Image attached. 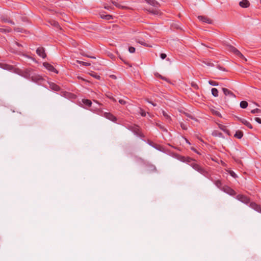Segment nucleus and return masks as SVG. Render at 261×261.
Returning a JSON list of instances; mask_svg holds the SVG:
<instances>
[{"instance_id":"nucleus-27","label":"nucleus","mask_w":261,"mask_h":261,"mask_svg":"<svg viewBox=\"0 0 261 261\" xmlns=\"http://www.w3.org/2000/svg\"><path fill=\"white\" fill-rule=\"evenodd\" d=\"M2 21L4 22H9L12 24H14V23L13 22H12V21H9L7 19H6V18H2Z\"/></svg>"},{"instance_id":"nucleus-37","label":"nucleus","mask_w":261,"mask_h":261,"mask_svg":"<svg viewBox=\"0 0 261 261\" xmlns=\"http://www.w3.org/2000/svg\"><path fill=\"white\" fill-rule=\"evenodd\" d=\"M180 126L182 127V128L184 129H186L187 128L186 126L183 123H180Z\"/></svg>"},{"instance_id":"nucleus-23","label":"nucleus","mask_w":261,"mask_h":261,"mask_svg":"<svg viewBox=\"0 0 261 261\" xmlns=\"http://www.w3.org/2000/svg\"><path fill=\"white\" fill-rule=\"evenodd\" d=\"M162 113L164 117L168 120H170V117L168 115V114L165 112L164 111H162Z\"/></svg>"},{"instance_id":"nucleus-44","label":"nucleus","mask_w":261,"mask_h":261,"mask_svg":"<svg viewBox=\"0 0 261 261\" xmlns=\"http://www.w3.org/2000/svg\"><path fill=\"white\" fill-rule=\"evenodd\" d=\"M149 102L151 103L153 106H156L155 103H154L150 102V101H149Z\"/></svg>"},{"instance_id":"nucleus-9","label":"nucleus","mask_w":261,"mask_h":261,"mask_svg":"<svg viewBox=\"0 0 261 261\" xmlns=\"http://www.w3.org/2000/svg\"><path fill=\"white\" fill-rule=\"evenodd\" d=\"M147 11L149 13H150L152 14H154V15H159L161 13L160 11L156 9H149L147 10Z\"/></svg>"},{"instance_id":"nucleus-8","label":"nucleus","mask_w":261,"mask_h":261,"mask_svg":"<svg viewBox=\"0 0 261 261\" xmlns=\"http://www.w3.org/2000/svg\"><path fill=\"white\" fill-rule=\"evenodd\" d=\"M239 5L243 8H247L249 7L250 4L247 0H243L240 2Z\"/></svg>"},{"instance_id":"nucleus-45","label":"nucleus","mask_w":261,"mask_h":261,"mask_svg":"<svg viewBox=\"0 0 261 261\" xmlns=\"http://www.w3.org/2000/svg\"><path fill=\"white\" fill-rule=\"evenodd\" d=\"M111 98L113 99V101H116V99L115 98Z\"/></svg>"},{"instance_id":"nucleus-40","label":"nucleus","mask_w":261,"mask_h":261,"mask_svg":"<svg viewBox=\"0 0 261 261\" xmlns=\"http://www.w3.org/2000/svg\"><path fill=\"white\" fill-rule=\"evenodd\" d=\"M229 192H228L230 195H233L235 194L234 191L232 189H229Z\"/></svg>"},{"instance_id":"nucleus-7","label":"nucleus","mask_w":261,"mask_h":261,"mask_svg":"<svg viewBox=\"0 0 261 261\" xmlns=\"http://www.w3.org/2000/svg\"><path fill=\"white\" fill-rule=\"evenodd\" d=\"M238 119L243 124L247 126L250 128H252V126L251 124L246 119L241 118H238Z\"/></svg>"},{"instance_id":"nucleus-33","label":"nucleus","mask_w":261,"mask_h":261,"mask_svg":"<svg viewBox=\"0 0 261 261\" xmlns=\"http://www.w3.org/2000/svg\"><path fill=\"white\" fill-rule=\"evenodd\" d=\"M203 63H204L205 65L209 66H214L213 64L212 63H211L210 62H205L203 61Z\"/></svg>"},{"instance_id":"nucleus-4","label":"nucleus","mask_w":261,"mask_h":261,"mask_svg":"<svg viewBox=\"0 0 261 261\" xmlns=\"http://www.w3.org/2000/svg\"><path fill=\"white\" fill-rule=\"evenodd\" d=\"M222 90L226 96H228L232 98H234L236 97L235 95L229 90L225 88H223Z\"/></svg>"},{"instance_id":"nucleus-39","label":"nucleus","mask_w":261,"mask_h":261,"mask_svg":"<svg viewBox=\"0 0 261 261\" xmlns=\"http://www.w3.org/2000/svg\"><path fill=\"white\" fill-rule=\"evenodd\" d=\"M140 110H141V112H140L141 115L142 116H145L146 115L145 112L142 109H141Z\"/></svg>"},{"instance_id":"nucleus-43","label":"nucleus","mask_w":261,"mask_h":261,"mask_svg":"<svg viewBox=\"0 0 261 261\" xmlns=\"http://www.w3.org/2000/svg\"><path fill=\"white\" fill-rule=\"evenodd\" d=\"M15 44H16L18 46H22L21 44H20L19 43H18L17 42H15Z\"/></svg>"},{"instance_id":"nucleus-25","label":"nucleus","mask_w":261,"mask_h":261,"mask_svg":"<svg viewBox=\"0 0 261 261\" xmlns=\"http://www.w3.org/2000/svg\"><path fill=\"white\" fill-rule=\"evenodd\" d=\"M137 42H138L139 43L144 45V46H149V47H151V45H148V44H147L146 43H145L143 41H140L139 40H137Z\"/></svg>"},{"instance_id":"nucleus-38","label":"nucleus","mask_w":261,"mask_h":261,"mask_svg":"<svg viewBox=\"0 0 261 261\" xmlns=\"http://www.w3.org/2000/svg\"><path fill=\"white\" fill-rule=\"evenodd\" d=\"M119 102L122 105H124L126 103V102L123 99H119Z\"/></svg>"},{"instance_id":"nucleus-10","label":"nucleus","mask_w":261,"mask_h":261,"mask_svg":"<svg viewBox=\"0 0 261 261\" xmlns=\"http://www.w3.org/2000/svg\"><path fill=\"white\" fill-rule=\"evenodd\" d=\"M211 111L214 115L217 116L218 117H222L220 113L216 108L211 109Z\"/></svg>"},{"instance_id":"nucleus-42","label":"nucleus","mask_w":261,"mask_h":261,"mask_svg":"<svg viewBox=\"0 0 261 261\" xmlns=\"http://www.w3.org/2000/svg\"><path fill=\"white\" fill-rule=\"evenodd\" d=\"M83 56H86L88 58H95V57H92V56H88V55H83Z\"/></svg>"},{"instance_id":"nucleus-29","label":"nucleus","mask_w":261,"mask_h":261,"mask_svg":"<svg viewBox=\"0 0 261 261\" xmlns=\"http://www.w3.org/2000/svg\"><path fill=\"white\" fill-rule=\"evenodd\" d=\"M260 110H259L258 109H254V110H252L251 111V113L252 114H255L256 113H260Z\"/></svg>"},{"instance_id":"nucleus-41","label":"nucleus","mask_w":261,"mask_h":261,"mask_svg":"<svg viewBox=\"0 0 261 261\" xmlns=\"http://www.w3.org/2000/svg\"><path fill=\"white\" fill-rule=\"evenodd\" d=\"M104 8H105V9H108V10H109V9H112V7H110V6H104Z\"/></svg>"},{"instance_id":"nucleus-17","label":"nucleus","mask_w":261,"mask_h":261,"mask_svg":"<svg viewBox=\"0 0 261 261\" xmlns=\"http://www.w3.org/2000/svg\"><path fill=\"white\" fill-rule=\"evenodd\" d=\"M240 107L243 108V109H245L248 106V102L246 101H242L241 102H240Z\"/></svg>"},{"instance_id":"nucleus-32","label":"nucleus","mask_w":261,"mask_h":261,"mask_svg":"<svg viewBox=\"0 0 261 261\" xmlns=\"http://www.w3.org/2000/svg\"><path fill=\"white\" fill-rule=\"evenodd\" d=\"M155 75L157 77H159L160 78H161L163 80H166V79L164 77H163L161 75H160L159 73H155Z\"/></svg>"},{"instance_id":"nucleus-5","label":"nucleus","mask_w":261,"mask_h":261,"mask_svg":"<svg viewBox=\"0 0 261 261\" xmlns=\"http://www.w3.org/2000/svg\"><path fill=\"white\" fill-rule=\"evenodd\" d=\"M198 18L199 20L202 21V22H206L207 23H212V20L207 18V17H205V16H199L198 17Z\"/></svg>"},{"instance_id":"nucleus-22","label":"nucleus","mask_w":261,"mask_h":261,"mask_svg":"<svg viewBox=\"0 0 261 261\" xmlns=\"http://www.w3.org/2000/svg\"><path fill=\"white\" fill-rule=\"evenodd\" d=\"M76 62L77 63H78L82 64L84 66H88L90 65V63H89L85 62H83V61H79V60H76Z\"/></svg>"},{"instance_id":"nucleus-34","label":"nucleus","mask_w":261,"mask_h":261,"mask_svg":"<svg viewBox=\"0 0 261 261\" xmlns=\"http://www.w3.org/2000/svg\"><path fill=\"white\" fill-rule=\"evenodd\" d=\"M230 174L231 175V176H232L234 178H236L237 177V175L236 174V173L232 171H230Z\"/></svg>"},{"instance_id":"nucleus-19","label":"nucleus","mask_w":261,"mask_h":261,"mask_svg":"<svg viewBox=\"0 0 261 261\" xmlns=\"http://www.w3.org/2000/svg\"><path fill=\"white\" fill-rule=\"evenodd\" d=\"M106 117L109 119L114 121L116 120V118L111 114H107Z\"/></svg>"},{"instance_id":"nucleus-3","label":"nucleus","mask_w":261,"mask_h":261,"mask_svg":"<svg viewBox=\"0 0 261 261\" xmlns=\"http://www.w3.org/2000/svg\"><path fill=\"white\" fill-rule=\"evenodd\" d=\"M237 198L239 200L245 203H247L249 201V198L247 197L244 196L243 195H239L237 196Z\"/></svg>"},{"instance_id":"nucleus-28","label":"nucleus","mask_w":261,"mask_h":261,"mask_svg":"<svg viewBox=\"0 0 261 261\" xmlns=\"http://www.w3.org/2000/svg\"><path fill=\"white\" fill-rule=\"evenodd\" d=\"M90 75L93 77H94L95 78L97 79H100V76L96 74L94 72H92L91 73H90Z\"/></svg>"},{"instance_id":"nucleus-15","label":"nucleus","mask_w":261,"mask_h":261,"mask_svg":"<svg viewBox=\"0 0 261 261\" xmlns=\"http://www.w3.org/2000/svg\"><path fill=\"white\" fill-rule=\"evenodd\" d=\"M82 102L84 104L89 107L91 106V105H92V102L91 101V100L88 99H83L82 100Z\"/></svg>"},{"instance_id":"nucleus-11","label":"nucleus","mask_w":261,"mask_h":261,"mask_svg":"<svg viewBox=\"0 0 261 261\" xmlns=\"http://www.w3.org/2000/svg\"><path fill=\"white\" fill-rule=\"evenodd\" d=\"M184 114L187 117V120L190 121V120H193L195 122L197 121V119L195 118H194L193 116H192L191 115H190V114H188V113H185V112Z\"/></svg>"},{"instance_id":"nucleus-20","label":"nucleus","mask_w":261,"mask_h":261,"mask_svg":"<svg viewBox=\"0 0 261 261\" xmlns=\"http://www.w3.org/2000/svg\"><path fill=\"white\" fill-rule=\"evenodd\" d=\"M101 17L107 20H110L112 18V16L110 15H100Z\"/></svg>"},{"instance_id":"nucleus-30","label":"nucleus","mask_w":261,"mask_h":261,"mask_svg":"<svg viewBox=\"0 0 261 261\" xmlns=\"http://www.w3.org/2000/svg\"><path fill=\"white\" fill-rule=\"evenodd\" d=\"M22 29L20 28H17L15 27L14 28V30L17 32H22Z\"/></svg>"},{"instance_id":"nucleus-1","label":"nucleus","mask_w":261,"mask_h":261,"mask_svg":"<svg viewBox=\"0 0 261 261\" xmlns=\"http://www.w3.org/2000/svg\"><path fill=\"white\" fill-rule=\"evenodd\" d=\"M228 49L230 51L233 53L234 54H236V55L239 56L240 58L244 59L245 61H247V59L244 57V56L241 53V52L239 50H238L236 48H235L234 47H233L231 45L228 46Z\"/></svg>"},{"instance_id":"nucleus-46","label":"nucleus","mask_w":261,"mask_h":261,"mask_svg":"<svg viewBox=\"0 0 261 261\" xmlns=\"http://www.w3.org/2000/svg\"><path fill=\"white\" fill-rule=\"evenodd\" d=\"M260 2H261V0H260Z\"/></svg>"},{"instance_id":"nucleus-16","label":"nucleus","mask_w":261,"mask_h":261,"mask_svg":"<svg viewBox=\"0 0 261 261\" xmlns=\"http://www.w3.org/2000/svg\"><path fill=\"white\" fill-rule=\"evenodd\" d=\"M112 3L116 7H118L119 8H121V9H125V8H126V7L121 5L120 4H119L118 3H117L116 1H112Z\"/></svg>"},{"instance_id":"nucleus-35","label":"nucleus","mask_w":261,"mask_h":261,"mask_svg":"<svg viewBox=\"0 0 261 261\" xmlns=\"http://www.w3.org/2000/svg\"><path fill=\"white\" fill-rule=\"evenodd\" d=\"M160 57L162 59H165L166 58L167 55L165 54L162 53L161 54Z\"/></svg>"},{"instance_id":"nucleus-31","label":"nucleus","mask_w":261,"mask_h":261,"mask_svg":"<svg viewBox=\"0 0 261 261\" xmlns=\"http://www.w3.org/2000/svg\"><path fill=\"white\" fill-rule=\"evenodd\" d=\"M128 50L130 53H134L135 51V48L134 47H129Z\"/></svg>"},{"instance_id":"nucleus-14","label":"nucleus","mask_w":261,"mask_h":261,"mask_svg":"<svg viewBox=\"0 0 261 261\" xmlns=\"http://www.w3.org/2000/svg\"><path fill=\"white\" fill-rule=\"evenodd\" d=\"M50 87L51 89L55 90V91H59L60 90V87L57 85L56 84L54 83H51L50 84Z\"/></svg>"},{"instance_id":"nucleus-12","label":"nucleus","mask_w":261,"mask_h":261,"mask_svg":"<svg viewBox=\"0 0 261 261\" xmlns=\"http://www.w3.org/2000/svg\"><path fill=\"white\" fill-rule=\"evenodd\" d=\"M243 136V133L242 131H240V130H237L234 135V136L236 138H238V139L242 138Z\"/></svg>"},{"instance_id":"nucleus-2","label":"nucleus","mask_w":261,"mask_h":261,"mask_svg":"<svg viewBox=\"0 0 261 261\" xmlns=\"http://www.w3.org/2000/svg\"><path fill=\"white\" fill-rule=\"evenodd\" d=\"M43 66L49 71L54 72L56 73H58V71L50 64L48 63L44 62L43 64Z\"/></svg>"},{"instance_id":"nucleus-26","label":"nucleus","mask_w":261,"mask_h":261,"mask_svg":"<svg viewBox=\"0 0 261 261\" xmlns=\"http://www.w3.org/2000/svg\"><path fill=\"white\" fill-rule=\"evenodd\" d=\"M208 83L212 86H218V83L214 81H210L208 82Z\"/></svg>"},{"instance_id":"nucleus-24","label":"nucleus","mask_w":261,"mask_h":261,"mask_svg":"<svg viewBox=\"0 0 261 261\" xmlns=\"http://www.w3.org/2000/svg\"><path fill=\"white\" fill-rule=\"evenodd\" d=\"M50 24L57 28H58L59 27V23L56 22V21H54V20H52L50 21Z\"/></svg>"},{"instance_id":"nucleus-21","label":"nucleus","mask_w":261,"mask_h":261,"mask_svg":"<svg viewBox=\"0 0 261 261\" xmlns=\"http://www.w3.org/2000/svg\"><path fill=\"white\" fill-rule=\"evenodd\" d=\"M11 31V29L7 28H0V32L3 33H9Z\"/></svg>"},{"instance_id":"nucleus-6","label":"nucleus","mask_w":261,"mask_h":261,"mask_svg":"<svg viewBox=\"0 0 261 261\" xmlns=\"http://www.w3.org/2000/svg\"><path fill=\"white\" fill-rule=\"evenodd\" d=\"M36 53L39 56L43 58L46 56L45 54L44 53V49L42 47L38 48L36 50Z\"/></svg>"},{"instance_id":"nucleus-13","label":"nucleus","mask_w":261,"mask_h":261,"mask_svg":"<svg viewBox=\"0 0 261 261\" xmlns=\"http://www.w3.org/2000/svg\"><path fill=\"white\" fill-rule=\"evenodd\" d=\"M145 1L150 5L156 6L159 5L158 3L155 0H145Z\"/></svg>"},{"instance_id":"nucleus-36","label":"nucleus","mask_w":261,"mask_h":261,"mask_svg":"<svg viewBox=\"0 0 261 261\" xmlns=\"http://www.w3.org/2000/svg\"><path fill=\"white\" fill-rule=\"evenodd\" d=\"M255 120L259 124H261V119L258 117L255 118Z\"/></svg>"},{"instance_id":"nucleus-18","label":"nucleus","mask_w":261,"mask_h":261,"mask_svg":"<svg viewBox=\"0 0 261 261\" xmlns=\"http://www.w3.org/2000/svg\"><path fill=\"white\" fill-rule=\"evenodd\" d=\"M212 94L215 97L218 96V91L216 88H212Z\"/></svg>"}]
</instances>
